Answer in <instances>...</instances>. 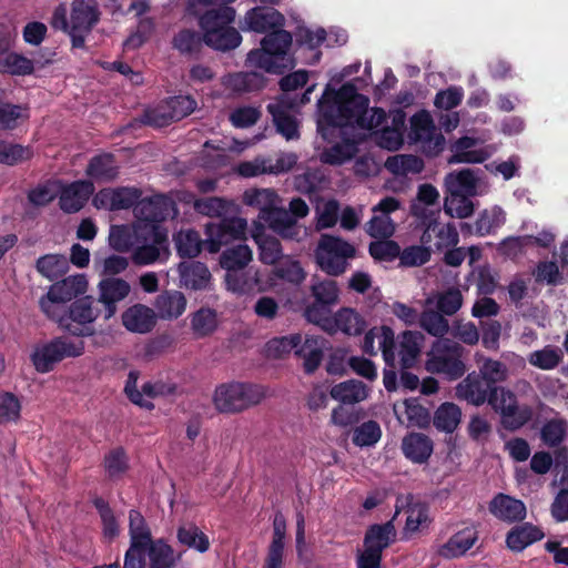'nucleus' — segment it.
I'll return each mask as SVG.
<instances>
[{
  "label": "nucleus",
  "instance_id": "nucleus-22",
  "mask_svg": "<svg viewBox=\"0 0 568 568\" xmlns=\"http://www.w3.org/2000/svg\"><path fill=\"white\" fill-rule=\"evenodd\" d=\"M141 195V191L136 187H109L98 192L93 197V203L98 209L125 210L135 205Z\"/></svg>",
  "mask_w": 568,
  "mask_h": 568
},
{
  "label": "nucleus",
  "instance_id": "nucleus-62",
  "mask_svg": "<svg viewBox=\"0 0 568 568\" xmlns=\"http://www.w3.org/2000/svg\"><path fill=\"white\" fill-rule=\"evenodd\" d=\"M357 152L355 141L344 140L342 143H337L329 149L324 150L320 159L323 163L339 165L346 161H349Z\"/></svg>",
  "mask_w": 568,
  "mask_h": 568
},
{
  "label": "nucleus",
  "instance_id": "nucleus-8",
  "mask_svg": "<svg viewBox=\"0 0 568 568\" xmlns=\"http://www.w3.org/2000/svg\"><path fill=\"white\" fill-rule=\"evenodd\" d=\"M463 347L448 338H439L433 343L427 354L425 368L433 374L445 375L449 379H457L466 372L462 359Z\"/></svg>",
  "mask_w": 568,
  "mask_h": 568
},
{
  "label": "nucleus",
  "instance_id": "nucleus-7",
  "mask_svg": "<svg viewBox=\"0 0 568 568\" xmlns=\"http://www.w3.org/2000/svg\"><path fill=\"white\" fill-rule=\"evenodd\" d=\"M264 397L255 384L232 382L217 386L213 394L215 408L221 413H237L257 405Z\"/></svg>",
  "mask_w": 568,
  "mask_h": 568
},
{
  "label": "nucleus",
  "instance_id": "nucleus-54",
  "mask_svg": "<svg viewBox=\"0 0 568 568\" xmlns=\"http://www.w3.org/2000/svg\"><path fill=\"white\" fill-rule=\"evenodd\" d=\"M253 258V252L246 244H237L226 248L220 257V264L222 268L237 270L245 268Z\"/></svg>",
  "mask_w": 568,
  "mask_h": 568
},
{
  "label": "nucleus",
  "instance_id": "nucleus-3",
  "mask_svg": "<svg viewBox=\"0 0 568 568\" xmlns=\"http://www.w3.org/2000/svg\"><path fill=\"white\" fill-rule=\"evenodd\" d=\"M206 8L200 19L204 32V42L215 50L226 51L240 45L241 34L229 24L235 18V11L229 7L234 0H197Z\"/></svg>",
  "mask_w": 568,
  "mask_h": 568
},
{
  "label": "nucleus",
  "instance_id": "nucleus-5",
  "mask_svg": "<svg viewBox=\"0 0 568 568\" xmlns=\"http://www.w3.org/2000/svg\"><path fill=\"white\" fill-rule=\"evenodd\" d=\"M292 44L290 32L276 28L266 34L261 41V49L252 50L247 54L248 67L264 70L268 73H283L293 68L294 61L288 54Z\"/></svg>",
  "mask_w": 568,
  "mask_h": 568
},
{
  "label": "nucleus",
  "instance_id": "nucleus-2",
  "mask_svg": "<svg viewBox=\"0 0 568 568\" xmlns=\"http://www.w3.org/2000/svg\"><path fill=\"white\" fill-rule=\"evenodd\" d=\"M242 201L245 205L258 211L254 222L264 224L283 240L302 242L306 239L307 229L296 225L288 216L283 199L275 190L248 189L243 193Z\"/></svg>",
  "mask_w": 568,
  "mask_h": 568
},
{
  "label": "nucleus",
  "instance_id": "nucleus-35",
  "mask_svg": "<svg viewBox=\"0 0 568 568\" xmlns=\"http://www.w3.org/2000/svg\"><path fill=\"white\" fill-rule=\"evenodd\" d=\"M369 395V388L361 381L348 379L334 385L329 396L345 405H354L365 400Z\"/></svg>",
  "mask_w": 568,
  "mask_h": 568
},
{
  "label": "nucleus",
  "instance_id": "nucleus-46",
  "mask_svg": "<svg viewBox=\"0 0 568 568\" xmlns=\"http://www.w3.org/2000/svg\"><path fill=\"white\" fill-rule=\"evenodd\" d=\"M146 227V224L113 225L109 234L110 245L118 252H131L132 247L138 241V229Z\"/></svg>",
  "mask_w": 568,
  "mask_h": 568
},
{
  "label": "nucleus",
  "instance_id": "nucleus-57",
  "mask_svg": "<svg viewBox=\"0 0 568 568\" xmlns=\"http://www.w3.org/2000/svg\"><path fill=\"white\" fill-rule=\"evenodd\" d=\"M37 271L48 280L62 276L69 268L68 258L61 254H47L37 260Z\"/></svg>",
  "mask_w": 568,
  "mask_h": 568
},
{
  "label": "nucleus",
  "instance_id": "nucleus-33",
  "mask_svg": "<svg viewBox=\"0 0 568 568\" xmlns=\"http://www.w3.org/2000/svg\"><path fill=\"white\" fill-rule=\"evenodd\" d=\"M490 513L503 521H519L526 517V506L523 501L508 495H497L489 505Z\"/></svg>",
  "mask_w": 568,
  "mask_h": 568
},
{
  "label": "nucleus",
  "instance_id": "nucleus-24",
  "mask_svg": "<svg viewBox=\"0 0 568 568\" xmlns=\"http://www.w3.org/2000/svg\"><path fill=\"white\" fill-rule=\"evenodd\" d=\"M131 285L121 277H106L99 283V301L105 305L106 317L114 315L116 303L129 296Z\"/></svg>",
  "mask_w": 568,
  "mask_h": 568
},
{
  "label": "nucleus",
  "instance_id": "nucleus-18",
  "mask_svg": "<svg viewBox=\"0 0 568 568\" xmlns=\"http://www.w3.org/2000/svg\"><path fill=\"white\" fill-rule=\"evenodd\" d=\"M196 108V101L189 95L170 98L149 113V120L156 126L168 125L190 115Z\"/></svg>",
  "mask_w": 568,
  "mask_h": 568
},
{
  "label": "nucleus",
  "instance_id": "nucleus-13",
  "mask_svg": "<svg viewBox=\"0 0 568 568\" xmlns=\"http://www.w3.org/2000/svg\"><path fill=\"white\" fill-rule=\"evenodd\" d=\"M487 402L500 415L503 425L508 429H518L531 418V409L519 406L515 393L508 388L493 386Z\"/></svg>",
  "mask_w": 568,
  "mask_h": 568
},
{
  "label": "nucleus",
  "instance_id": "nucleus-41",
  "mask_svg": "<svg viewBox=\"0 0 568 568\" xmlns=\"http://www.w3.org/2000/svg\"><path fill=\"white\" fill-rule=\"evenodd\" d=\"M142 552H146L149 568H174L175 566L174 550L163 539L150 542Z\"/></svg>",
  "mask_w": 568,
  "mask_h": 568
},
{
  "label": "nucleus",
  "instance_id": "nucleus-14",
  "mask_svg": "<svg viewBox=\"0 0 568 568\" xmlns=\"http://www.w3.org/2000/svg\"><path fill=\"white\" fill-rule=\"evenodd\" d=\"M247 227V220L241 216H232L220 222L207 223L205 226L204 245L210 253H217L223 246L234 241L246 240Z\"/></svg>",
  "mask_w": 568,
  "mask_h": 568
},
{
  "label": "nucleus",
  "instance_id": "nucleus-16",
  "mask_svg": "<svg viewBox=\"0 0 568 568\" xmlns=\"http://www.w3.org/2000/svg\"><path fill=\"white\" fill-rule=\"evenodd\" d=\"M403 202L395 196H385L372 207L373 216L366 223V232L375 239H388L395 232V222L389 216L402 209Z\"/></svg>",
  "mask_w": 568,
  "mask_h": 568
},
{
  "label": "nucleus",
  "instance_id": "nucleus-51",
  "mask_svg": "<svg viewBox=\"0 0 568 568\" xmlns=\"http://www.w3.org/2000/svg\"><path fill=\"white\" fill-rule=\"evenodd\" d=\"M176 537L181 545L199 552L207 551L211 545L209 537L196 525L191 523L180 526Z\"/></svg>",
  "mask_w": 568,
  "mask_h": 568
},
{
  "label": "nucleus",
  "instance_id": "nucleus-34",
  "mask_svg": "<svg viewBox=\"0 0 568 568\" xmlns=\"http://www.w3.org/2000/svg\"><path fill=\"white\" fill-rule=\"evenodd\" d=\"M186 304V298L182 292L165 291L155 298V314L162 320H174L185 312Z\"/></svg>",
  "mask_w": 568,
  "mask_h": 568
},
{
  "label": "nucleus",
  "instance_id": "nucleus-50",
  "mask_svg": "<svg viewBox=\"0 0 568 568\" xmlns=\"http://www.w3.org/2000/svg\"><path fill=\"white\" fill-rule=\"evenodd\" d=\"M324 341L318 336H307L303 345L296 349V354L304 359L306 373H313L321 364L323 357Z\"/></svg>",
  "mask_w": 568,
  "mask_h": 568
},
{
  "label": "nucleus",
  "instance_id": "nucleus-19",
  "mask_svg": "<svg viewBox=\"0 0 568 568\" xmlns=\"http://www.w3.org/2000/svg\"><path fill=\"white\" fill-rule=\"evenodd\" d=\"M362 347L369 355H376L381 351L386 364L394 366L396 361L395 334L390 327L383 325L371 328L364 336Z\"/></svg>",
  "mask_w": 568,
  "mask_h": 568
},
{
  "label": "nucleus",
  "instance_id": "nucleus-1",
  "mask_svg": "<svg viewBox=\"0 0 568 568\" xmlns=\"http://www.w3.org/2000/svg\"><path fill=\"white\" fill-rule=\"evenodd\" d=\"M317 106V131L325 140L347 126L373 131L386 119L383 109H368V99L348 83L335 93H325Z\"/></svg>",
  "mask_w": 568,
  "mask_h": 568
},
{
  "label": "nucleus",
  "instance_id": "nucleus-56",
  "mask_svg": "<svg viewBox=\"0 0 568 568\" xmlns=\"http://www.w3.org/2000/svg\"><path fill=\"white\" fill-rule=\"evenodd\" d=\"M564 358L561 348L547 345L541 349L534 351L528 355V363L542 371H551L556 368Z\"/></svg>",
  "mask_w": 568,
  "mask_h": 568
},
{
  "label": "nucleus",
  "instance_id": "nucleus-28",
  "mask_svg": "<svg viewBox=\"0 0 568 568\" xmlns=\"http://www.w3.org/2000/svg\"><path fill=\"white\" fill-rule=\"evenodd\" d=\"M122 323L133 333H149L156 323L155 311L143 304H135L122 314Z\"/></svg>",
  "mask_w": 568,
  "mask_h": 568
},
{
  "label": "nucleus",
  "instance_id": "nucleus-27",
  "mask_svg": "<svg viewBox=\"0 0 568 568\" xmlns=\"http://www.w3.org/2000/svg\"><path fill=\"white\" fill-rule=\"evenodd\" d=\"M490 388L479 375L471 373L457 384L455 392L457 398L480 406L488 399Z\"/></svg>",
  "mask_w": 568,
  "mask_h": 568
},
{
  "label": "nucleus",
  "instance_id": "nucleus-39",
  "mask_svg": "<svg viewBox=\"0 0 568 568\" xmlns=\"http://www.w3.org/2000/svg\"><path fill=\"white\" fill-rule=\"evenodd\" d=\"M393 410L402 425L424 427L429 422L428 412L416 399H405L402 404H394Z\"/></svg>",
  "mask_w": 568,
  "mask_h": 568
},
{
  "label": "nucleus",
  "instance_id": "nucleus-32",
  "mask_svg": "<svg viewBox=\"0 0 568 568\" xmlns=\"http://www.w3.org/2000/svg\"><path fill=\"white\" fill-rule=\"evenodd\" d=\"M395 537L396 530L393 520L384 525H374L366 532L363 551L382 557L383 550L395 540Z\"/></svg>",
  "mask_w": 568,
  "mask_h": 568
},
{
  "label": "nucleus",
  "instance_id": "nucleus-17",
  "mask_svg": "<svg viewBox=\"0 0 568 568\" xmlns=\"http://www.w3.org/2000/svg\"><path fill=\"white\" fill-rule=\"evenodd\" d=\"M408 136L410 141L420 143L424 151L430 154L440 152L445 144L444 136L436 132L434 121L426 111L412 116Z\"/></svg>",
  "mask_w": 568,
  "mask_h": 568
},
{
  "label": "nucleus",
  "instance_id": "nucleus-45",
  "mask_svg": "<svg viewBox=\"0 0 568 568\" xmlns=\"http://www.w3.org/2000/svg\"><path fill=\"white\" fill-rule=\"evenodd\" d=\"M85 172L95 181L109 182L118 176L119 165L113 155L104 153L92 158Z\"/></svg>",
  "mask_w": 568,
  "mask_h": 568
},
{
  "label": "nucleus",
  "instance_id": "nucleus-63",
  "mask_svg": "<svg viewBox=\"0 0 568 568\" xmlns=\"http://www.w3.org/2000/svg\"><path fill=\"white\" fill-rule=\"evenodd\" d=\"M34 70L32 60L18 53H9L0 60V72L14 75L31 74Z\"/></svg>",
  "mask_w": 568,
  "mask_h": 568
},
{
  "label": "nucleus",
  "instance_id": "nucleus-20",
  "mask_svg": "<svg viewBox=\"0 0 568 568\" xmlns=\"http://www.w3.org/2000/svg\"><path fill=\"white\" fill-rule=\"evenodd\" d=\"M452 156L449 164L458 163H483L494 153V148L481 145L475 138L463 136L450 145Z\"/></svg>",
  "mask_w": 568,
  "mask_h": 568
},
{
  "label": "nucleus",
  "instance_id": "nucleus-11",
  "mask_svg": "<svg viewBox=\"0 0 568 568\" xmlns=\"http://www.w3.org/2000/svg\"><path fill=\"white\" fill-rule=\"evenodd\" d=\"M439 197V191L433 184L423 183L418 185L416 195L410 201V215L425 226L422 236L424 244L430 242L432 232L435 231L440 214Z\"/></svg>",
  "mask_w": 568,
  "mask_h": 568
},
{
  "label": "nucleus",
  "instance_id": "nucleus-58",
  "mask_svg": "<svg viewBox=\"0 0 568 568\" xmlns=\"http://www.w3.org/2000/svg\"><path fill=\"white\" fill-rule=\"evenodd\" d=\"M176 251L181 256L195 257L201 253L204 241L192 229L181 230L174 235Z\"/></svg>",
  "mask_w": 568,
  "mask_h": 568
},
{
  "label": "nucleus",
  "instance_id": "nucleus-4",
  "mask_svg": "<svg viewBox=\"0 0 568 568\" xmlns=\"http://www.w3.org/2000/svg\"><path fill=\"white\" fill-rule=\"evenodd\" d=\"M98 0H72L70 17L64 4H59L52 14L51 26L68 33L75 48H83L85 38L100 21Z\"/></svg>",
  "mask_w": 568,
  "mask_h": 568
},
{
  "label": "nucleus",
  "instance_id": "nucleus-64",
  "mask_svg": "<svg viewBox=\"0 0 568 568\" xmlns=\"http://www.w3.org/2000/svg\"><path fill=\"white\" fill-rule=\"evenodd\" d=\"M382 437V429L377 422L368 420L355 428L353 443L359 447L375 445Z\"/></svg>",
  "mask_w": 568,
  "mask_h": 568
},
{
  "label": "nucleus",
  "instance_id": "nucleus-38",
  "mask_svg": "<svg viewBox=\"0 0 568 568\" xmlns=\"http://www.w3.org/2000/svg\"><path fill=\"white\" fill-rule=\"evenodd\" d=\"M478 180L470 169L453 171L446 174L444 186L447 193H457L475 196L477 194Z\"/></svg>",
  "mask_w": 568,
  "mask_h": 568
},
{
  "label": "nucleus",
  "instance_id": "nucleus-43",
  "mask_svg": "<svg viewBox=\"0 0 568 568\" xmlns=\"http://www.w3.org/2000/svg\"><path fill=\"white\" fill-rule=\"evenodd\" d=\"M544 534L538 527L531 524H524L514 527L507 534L506 544L510 550L521 551L529 545L540 540Z\"/></svg>",
  "mask_w": 568,
  "mask_h": 568
},
{
  "label": "nucleus",
  "instance_id": "nucleus-55",
  "mask_svg": "<svg viewBox=\"0 0 568 568\" xmlns=\"http://www.w3.org/2000/svg\"><path fill=\"white\" fill-rule=\"evenodd\" d=\"M460 419V408L454 403L446 402L436 409L433 422L438 430L453 433L459 425Z\"/></svg>",
  "mask_w": 568,
  "mask_h": 568
},
{
  "label": "nucleus",
  "instance_id": "nucleus-6",
  "mask_svg": "<svg viewBox=\"0 0 568 568\" xmlns=\"http://www.w3.org/2000/svg\"><path fill=\"white\" fill-rule=\"evenodd\" d=\"M84 352V343L80 338L60 336L34 346L30 359L38 373L51 372L65 358L79 357Z\"/></svg>",
  "mask_w": 568,
  "mask_h": 568
},
{
  "label": "nucleus",
  "instance_id": "nucleus-29",
  "mask_svg": "<svg viewBox=\"0 0 568 568\" xmlns=\"http://www.w3.org/2000/svg\"><path fill=\"white\" fill-rule=\"evenodd\" d=\"M251 236L256 243L260 251V260L265 264H274L282 256L281 242L265 232L264 224L253 222Z\"/></svg>",
  "mask_w": 568,
  "mask_h": 568
},
{
  "label": "nucleus",
  "instance_id": "nucleus-52",
  "mask_svg": "<svg viewBox=\"0 0 568 568\" xmlns=\"http://www.w3.org/2000/svg\"><path fill=\"white\" fill-rule=\"evenodd\" d=\"M334 329L337 328L347 335H359L366 327L363 316L353 308L339 310L333 318Z\"/></svg>",
  "mask_w": 568,
  "mask_h": 568
},
{
  "label": "nucleus",
  "instance_id": "nucleus-23",
  "mask_svg": "<svg viewBox=\"0 0 568 568\" xmlns=\"http://www.w3.org/2000/svg\"><path fill=\"white\" fill-rule=\"evenodd\" d=\"M174 213L173 203L162 196L139 200L134 206V214L138 219L135 224L159 225V222L166 220Z\"/></svg>",
  "mask_w": 568,
  "mask_h": 568
},
{
  "label": "nucleus",
  "instance_id": "nucleus-53",
  "mask_svg": "<svg viewBox=\"0 0 568 568\" xmlns=\"http://www.w3.org/2000/svg\"><path fill=\"white\" fill-rule=\"evenodd\" d=\"M385 168L395 175L416 174L423 171L424 161L413 154H396L386 160Z\"/></svg>",
  "mask_w": 568,
  "mask_h": 568
},
{
  "label": "nucleus",
  "instance_id": "nucleus-44",
  "mask_svg": "<svg viewBox=\"0 0 568 568\" xmlns=\"http://www.w3.org/2000/svg\"><path fill=\"white\" fill-rule=\"evenodd\" d=\"M190 327L197 338L212 335L219 327L217 313L210 307H201L190 315Z\"/></svg>",
  "mask_w": 568,
  "mask_h": 568
},
{
  "label": "nucleus",
  "instance_id": "nucleus-60",
  "mask_svg": "<svg viewBox=\"0 0 568 568\" xmlns=\"http://www.w3.org/2000/svg\"><path fill=\"white\" fill-rule=\"evenodd\" d=\"M479 376L490 386L508 378V367L500 361L481 356L478 359Z\"/></svg>",
  "mask_w": 568,
  "mask_h": 568
},
{
  "label": "nucleus",
  "instance_id": "nucleus-9",
  "mask_svg": "<svg viewBox=\"0 0 568 568\" xmlns=\"http://www.w3.org/2000/svg\"><path fill=\"white\" fill-rule=\"evenodd\" d=\"M136 232L138 241L131 250V260L135 265H151L168 258V235L160 225L146 224Z\"/></svg>",
  "mask_w": 568,
  "mask_h": 568
},
{
  "label": "nucleus",
  "instance_id": "nucleus-26",
  "mask_svg": "<svg viewBox=\"0 0 568 568\" xmlns=\"http://www.w3.org/2000/svg\"><path fill=\"white\" fill-rule=\"evenodd\" d=\"M424 335L417 331H405L395 339L396 357L403 368L413 367L420 355Z\"/></svg>",
  "mask_w": 568,
  "mask_h": 568
},
{
  "label": "nucleus",
  "instance_id": "nucleus-31",
  "mask_svg": "<svg viewBox=\"0 0 568 568\" xmlns=\"http://www.w3.org/2000/svg\"><path fill=\"white\" fill-rule=\"evenodd\" d=\"M181 285L191 290H205L211 283V272L204 263L182 262L178 267Z\"/></svg>",
  "mask_w": 568,
  "mask_h": 568
},
{
  "label": "nucleus",
  "instance_id": "nucleus-25",
  "mask_svg": "<svg viewBox=\"0 0 568 568\" xmlns=\"http://www.w3.org/2000/svg\"><path fill=\"white\" fill-rule=\"evenodd\" d=\"M283 22V16L275 9L256 7L245 14L244 23L241 28L244 31L264 33L276 28H282Z\"/></svg>",
  "mask_w": 568,
  "mask_h": 568
},
{
  "label": "nucleus",
  "instance_id": "nucleus-48",
  "mask_svg": "<svg viewBox=\"0 0 568 568\" xmlns=\"http://www.w3.org/2000/svg\"><path fill=\"white\" fill-rule=\"evenodd\" d=\"M506 222V212L498 205L483 210L475 222L476 233L486 236L496 233Z\"/></svg>",
  "mask_w": 568,
  "mask_h": 568
},
{
  "label": "nucleus",
  "instance_id": "nucleus-36",
  "mask_svg": "<svg viewBox=\"0 0 568 568\" xmlns=\"http://www.w3.org/2000/svg\"><path fill=\"white\" fill-rule=\"evenodd\" d=\"M402 449L408 459L422 464L430 457L433 442L424 434L410 433L403 438Z\"/></svg>",
  "mask_w": 568,
  "mask_h": 568
},
{
  "label": "nucleus",
  "instance_id": "nucleus-37",
  "mask_svg": "<svg viewBox=\"0 0 568 568\" xmlns=\"http://www.w3.org/2000/svg\"><path fill=\"white\" fill-rule=\"evenodd\" d=\"M476 540V530L474 528H464L442 545L438 549V554L444 558L463 556L474 546Z\"/></svg>",
  "mask_w": 568,
  "mask_h": 568
},
{
  "label": "nucleus",
  "instance_id": "nucleus-40",
  "mask_svg": "<svg viewBox=\"0 0 568 568\" xmlns=\"http://www.w3.org/2000/svg\"><path fill=\"white\" fill-rule=\"evenodd\" d=\"M464 297L462 291L450 287L437 292L425 300V306L435 305L436 308L446 316L455 315L463 306Z\"/></svg>",
  "mask_w": 568,
  "mask_h": 568
},
{
  "label": "nucleus",
  "instance_id": "nucleus-10",
  "mask_svg": "<svg viewBox=\"0 0 568 568\" xmlns=\"http://www.w3.org/2000/svg\"><path fill=\"white\" fill-rule=\"evenodd\" d=\"M355 255V247L345 240L323 234L315 250L318 266L329 275H339L346 271L348 260Z\"/></svg>",
  "mask_w": 568,
  "mask_h": 568
},
{
  "label": "nucleus",
  "instance_id": "nucleus-59",
  "mask_svg": "<svg viewBox=\"0 0 568 568\" xmlns=\"http://www.w3.org/2000/svg\"><path fill=\"white\" fill-rule=\"evenodd\" d=\"M445 314L440 313L437 308H425L420 313L419 326L429 335L435 337H443L449 332V323L445 318Z\"/></svg>",
  "mask_w": 568,
  "mask_h": 568
},
{
  "label": "nucleus",
  "instance_id": "nucleus-49",
  "mask_svg": "<svg viewBox=\"0 0 568 568\" xmlns=\"http://www.w3.org/2000/svg\"><path fill=\"white\" fill-rule=\"evenodd\" d=\"M224 85L237 93L260 90L265 84L264 77L258 72H240L223 80Z\"/></svg>",
  "mask_w": 568,
  "mask_h": 568
},
{
  "label": "nucleus",
  "instance_id": "nucleus-15",
  "mask_svg": "<svg viewBox=\"0 0 568 568\" xmlns=\"http://www.w3.org/2000/svg\"><path fill=\"white\" fill-rule=\"evenodd\" d=\"M97 314L89 297L77 301L69 312L63 311L57 317H50L58 322L59 326L74 336H84L91 333L88 324L92 323Z\"/></svg>",
  "mask_w": 568,
  "mask_h": 568
},
{
  "label": "nucleus",
  "instance_id": "nucleus-30",
  "mask_svg": "<svg viewBox=\"0 0 568 568\" xmlns=\"http://www.w3.org/2000/svg\"><path fill=\"white\" fill-rule=\"evenodd\" d=\"M93 191L94 186L90 181L73 182L64 187L60 194L61 209L68 213L80 211Z\"/></svg>",
  "mask_w": 568,
  "mask_h": 568
},
{
  "label": "nucleus",
  "instance_id": "nucleus-12",
  "mask_svg": "<svg viewBox=\"0 0 568 568\" xmlns=\"http://www.w3.org/2000/svg\"><path fill=\"white\" fill-rule=\"evenodd\" d=\"M87 287L88 281L84 275L69 276L49 287L48 293L39 301L40 308L48 317H57L63 311L64 304L84 294Z\"/></svg>",
  "mask_w": 568,
  "mask_h": 568
},
{
  "label": "nucleus",
  "instance_id": "nucleus-61",
  "mask_svg": "<svg viewBox=\"0 0 568 568\" xmlns=\"http://www.w3.org/2000/svg\"><path fill=\"white\" fill-rule=\"evenodd\" d=\"M471 195L447 193L444 201V211L447 215L455 219H466L473 215L475 205L469 200Z\"/></svg>",
  "mask_w": 568,
  "mask_h": 568
},
{
  "label": "nucleus",
  "instance_id": "nucleus-42",
  "mask_svg": "<svg viewBox=\"0 0 568 568\" xmlns=\"http://www.w3.org/2000/svg\"><path fill=\"white\" fill-rule=\"evenodd\" d=\"M129 549L143 550L152 542L151 530L140 511L131 509L129 513Z\"/></svg>",
  "mask_w": 568,
  "mask_h": 568
},
{
  "label": "nucleus",
  "instance_id": "nucleus-47",
  "mask_svg": "<svg viewBox=\"0 0 568 568\" xmlns=\"http://www.w3.org/2000/svg\"><path fill=\"white\" fill-rule=\"evenodd\" d=\"M406 506L405 534L413 535L427 528L430 523L428 507L424 503L415 501L408 497L406 498Z\"/></svg>",
  "mask_w": 568,
  "mask_h": 568
},
{
  "label": "nucleus",
  "instance_id": "nucleus-21",
  "mask_svg": "<svg viewBox=\"0 0 568 568\" xmlns=\"http://www.w3.org/2000/svg\"><path fill=\"white\" fill-rule=\"evenodd\" d=\"M295 106V103L286 95H282L280 99L267 105V110L273 116V122L277 131L286 140L298 138Z\"/></svg>",
  "mask_w": 568,
  "mask_h": 568
}]
</instances>
